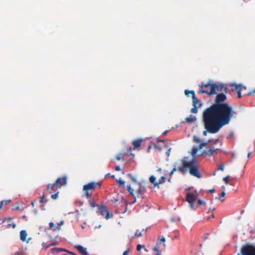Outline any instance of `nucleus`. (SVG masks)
<instances>
[{
  "mask_svg": "<svg viewBox=\"0 0 255 255\" xmlns=\"http://www.w3.org/2000/svg\"><path fill=\"white\" fill-rule=\"evenodd\" d=\"M227 99L226 95L219 94L216 103L204 110L203 121L205 128L210 133L217 132L223 127L228 125L238 116L237 111L228 103H222Z\"/></svg>",
  "mask_w": 255,
  "mask_h": 255,
  "instance_id": "obj_1",
  "label": "nucleus"
},
{
  "mask_svg": "<svg viewBox=\"0 0 255 255\" xmlns=\"http://www.w3.org/2000/svg\"><path fill=\"white\" fill-rule=\"evenodd\" d=\"M187 157H184L182 159V165L179 166L178 170L180 172L184 173L189 170L190 174L198 178H201L202 176L199 172V166L196 164L193 160L187 161Z\"/></svg>",
  "mask_w": 255,
  "mask_h": 255,
  "instance_id": "obj_2",
  "label": "nucleus"
},
{
  "mask_svg": "<svg viewBox=\"0 0 255 255\" xmlns=\"http://www.w3.org/2000/svg\"><path fill=\"white\" fill-rule=\"evenodd\" d=\"M101 183L91 182L84 185L83 191L87 199H90L92 196V194L90 193V191L95 190L96 188H100Z\"/></svg>",
  "mask_w": 255,
  "mask_h": 255,
  "instance_id": "obj_3",
  "label": "nucleus"
},
{
  "mask_svg": "<svg viewBox=\"0 0 255 255\" xmlns=\"http://www.w3.org/2000/svg\"><path fill=\"white\" fill-rule=\"evenodd\" d=\"M224 88V85L222 84H217L212 82L211 89L210 90V92H208L207 91L205 90H203L202 92H206V94H207L209 95H212L216 94L218 92H221L223 91Z\"/></svg>",
  "mask_w": 255,
  "mask_h": 255,
  "instance_id": "obj_4",
  "label": "nucleus"
},
{
  "mask_svg": "<svg viewBox=\"0 0 255 255\" xmlns=\"http://www.w3.org/2000/svg\"><path fill=\"white\" fill-rule=\"evenodd\" d=\"M241 254L242 255H255V246L247 244L242 247Z\"/></svg>",
  "mask_w": 255,
  "mask_h": 255,
  "instance_id": "obj_5",
  "label": "nucleus"
},
{
  "mask_svg": "<svg viewBox=\"0 0 255 255\" xmlns=\"http://www.w3.org/2000/svg\"><path fill=\"white\" fill-rule=\"evenodd\" d=\"M186 200L189 203L191 208L195 209L194 203L196 200V197L193 194L190 193H187Z\"/></svg>",
  "mask_w": 255,
  "mask_h": 255,
  "instance_id": "obj_6",
  "label": "nucleus"
},
{
  "mask_svg": "<svg viewBox=\"0 0 255 255\" xmlns=\"http://www.w3.org/2000/svg\"><path fill=\"white\" fill-rule=\"evenodd\" d=\"M98 212L102 216H105V218L108 219L113 216V215H110L109 212L107 210L105 206H99Z\"/></svg>",
  "mask_w": 255,
  "mask_h": 255,
  "instance_id": "obj_7",
  "label": "nucleus"
},
{
  "mask_svg": "<svg viewBox=\"0 0 255 255\" xmlns=\"http://www.w3.org/2000/svg\"><path fill=\"white\" fill-rule=\"evenodd\" d=\"M231 86L233 88L232 90H236L238 98H241L242 97L241 91L244 90H246V87L242 85H238L237 84H233Z\"/></svg>",
  "mask_w": 255,
  "mask_h": 255,
  "instance_id": "obj_8",
  "label": "nucleus"
},
{
  "mask_svg": "<svg viewBox=\"0 0 255 255\" xmlns=\"http://www.w3.org/2000/svg\"><path fill=\"white\" fill-rule=\"evenodd\" d=\"M67 177L66 176H64L61 177H59L55 181V183L57 186L61 188L63 186L67 184Z\"/></svg>",
  "mask_w": 255,
  "mask_h": 255,
  "instance_id": "obj_9",
  "label": "nucleus"
},
{
  "mask_svg": "<svg viewBox=\"0 0 255 255\" xmlns=\"http://www.w3.org/2000/svg\"><path fill=\"white\" fill-rule=\"evenodd\" d=\"M212 85V82L205 83H202L200 87V93H205L206 92H202L203 90L207 91L208 92L211 89V85Z\"/></svg>",
  "mask_w": 255,
  "mask_h": 255,
  "instance_id": "obj_10",
  "label": "nucleus"
},
{
  "mask_svg": "<svg viewBox=\"0 0 255 255\" xmlns=\"http://www.w3.org/2000/svg\"><path fill=\"white\" fill-rule=\"evenodd\" d=\"M187 93H191L193 100V105L194 107H200L202 106L201 101L199 100L196 96L194 92H187Z\"/></svg>",
  "mask_w": 255,
  "mask_h": 255,
  "instance_id": "obj_11",
  "label": "nucleus"
},
{
  "mask_svg": "<svg viewBox=\"0 0 255 255\" xmlns=\"http://www.w3.org/2000/svg\"><path fill=\"white\" fill-rule=\"evenodd\" d=\"M47 187L50 194L59 192L58 189H60L55 183L53 184H48Z\"/></svg>",
  "mask_w": 255,
  "mask_h": 255,
  "instance_id": "obj_12",
  "label": "nucleus"
},
{
  "mask_svg": "<svg viewBox=\"0 0 255 255\" xmlns=\"http://www.w3.org/2000/svg\"><path fill=\"white\" fill-rule=\"evenodd\" d=\"M145 190V187L142 186L140 183H138V188L134 192L135 196L137 198L143 194V192Z\"/></svg>",
  "mask_w": 255,
  "mask_h": 255,
  "instance_id": "obj_13",
  "label": "nucleus"
},
{
  "mask_svg": "<svg viewBox=\"0 0 255 255\" xmlns=\"http://www.w3.org/2000/svg\"><path fill=\"white\" fill-rule=\"evenodd\" d=\"M143 141V139L142 138H137L133 140L132 142V144L133 146V149L135 150L136 149H139Z\"/></svg>",
  "mask_w": 255,
  "mask_h": 255,
  "instance_id": "obj_14",
  "label": "nucleus"
},
{
  "mask_svg": "<svg viewBox=\"0 0 255 255\" xmlns=\"http://www.w3.org/2000/svg\"><path fill=\"white\" fill-rule=\"evenodd\" d=\"M218 150V148H215L214 147H212L209 149L205 150L203 152V154H206L210 156L214 155V153H217Z\"/></svg>",
  "mask_w": 255,
  "mask_h": 255,
  "instance_id": "obj_15",
  "label": "nucleus"
},
{
  "mask_svg": "<svg viewBox=\"0 0 255 255\" xmlns=\"http://www.w3.org/2000/svg\"><path fill=\"white\" fill-rule=\"evenodd\" d=\"M75 248L82 255H88V254L87 251V249L84 248L83 246L81 245H77L75 246Z\"/></svg>",
  "mask_w": 255,
  "mask_h": 255,
  "instance_id": "obj_16",
  "label": "nucleus"
},
{
  "mask_svg": "<svg viewBox=\"0 0 255 255\" xmlns=\"http://www.w3.org/2000/svg\"><path fill=\"white\" fill-rule=\"evenodd\" d=\"M127 190L129 192L130 194L134 198V200L130 203V204H133L136 202V198L137 197L135 196L134 193V189L132 188L130 185H128L127 186Z\"/></svg>",
  "mask_w": 255,
  "mask_h": 255,
  "instance_id": "obj_17",
  "label": "nucleus"
},
{
  "mask_svg": "<svg viewBox=\"0 0 255 255\" xmlns=\"http://www.w3.org/2000/svg\"><path fill=\"white\" fill-rule=\"evenodd\" d=\"M196 121V118L192 115H190L189 117H187L185 119V121H183L182 123H193L195 122Z\"/></svg>",
  "mask_w": 255,
  "mask_h": 255,
  "instance_id": "obj_18",
  "label": "nucleus"
},
{
  "mask_svg": "<svg viewBox=\"0 0 255 255\" xmlns=\"http://www.w3.org/2000/svg\"><path fill=\"white\" fill-rule=\"evenodd\" d=\"M61 252H68V250L63 249V248H52L51 249V253H52L53 254H58Z\"/></svg>",
  "mask_w": 255,
  "mask_h": 255,
  "instance_id": "obj_19",
  "label": "nucleus"
},
{
  "mask_svg": "<svg viewBox=\"0 0 255 255\" xmlns=\"http://www.w3.org/2000/svg\"><path fill=\"white\" fill-rule=\"evenodd\" d=\"M27 236V233L25 230H22L20 232V240L22 242H24L26 240V237Z\"/></svg>",
  "mask_w": 255,
  "mask_h": 255,
  "instance_id": "obj_20",
  "label": "nucleus"
},
{
  "mask_svg": "<svg viewBox=\"0 0 255 255\" xmlns=\"http://www.w3.org/2000/svg\"><path fill=\"white\" fill-rule=\"evenodd\" d=\"M149 181L153 184L154 187H158L159 186V183L156 181V178L153 175L150 177Z\"/></svg>",
  "mask_w": 255,
  "mask_h": 255,
  "instance_id": "obj_21",
  "label": "nucleus"
},
{
  "mask_svg": "<svg viewBox=\"0 0 255 255\" xmlns=\"http://www.w3.org/2000/svg\"><path fill=\"white\" fill-rule=\"evenodd\" d=\"M198 150V149L197 147H194L192 148L191 154L192 156L193 157V159L194 161V159L195 157V155Z\"/></svg>",
  "mask_w": 255,
  "mask_h": 255,
  "instance_id": "obj_22",
  "label": "nucleus"
},
{
  "mask_svg": "<svg viewBox=\"0 0 255 255\" xmlns=\"http://www.w3.org/2000/svg\"><path fill=\"white\" fill-rule=\"evenodd\" d=\"M153 250L156 252L155 255H161V251L159 250L158 245H156L153 248Z\"/></svg>",
  "mask_w": 255,
  "mask_h": 255,
  "instance_id": "obj_23",
  "label": "nucleus"
},
{
  "mask_svg": "<svg viewBox=\"0 0 255 255\" xmlns=\"http://www.w3.org/2000/svg\"><path fill=\"white\" fill-rule=\"evenodd\" d=\"M64 221H61L59 223L57 224L56 227L53 229V231L59 230L60 229L61 226L63 225Z\"/></svg>",
  "mask_w": 255,
  "mask_h": 255,
  "instance_id": "obj_24",
  "label": "nucleus"
},
{
  "mask_svg": "<svg viewBox=\"0 0 255 255\" xmlns=\"http://www.w3.org/2000/svg\"><path fill=\"white\" fill-rule=\"evenodd\" d=\"M89 203H90V206H91L92 208H94V207H96V206H97V207H99V206L98 205L96 204L95 203V202H94L93 200H92L90 199V200H89Z\"/></svg>",
  "mask_w": 255,
  "mask_h": 255,
  "instance_id": "obj_25",
  "label": "nucleus"
},
{
  "mask_svg": "<svg viewBox=\"0 0 255 255\" xmlns=\"http://www.w3.org/2000/svg\"><path fill=\"white\" fill-rule=\"evenodd\" d=\"M59 192H56V193H52V195H51V198L53 200H56L58 198V194H59Z\"/></svg>",
  "mask_w": 255,
  "mask_h": 255,
  "instance_id": "obj_26",
  "label": "nucleus"
},
{
  "mask_svg": "<svg viewBox=\"0 0 255 255\" xmlns=\"http://www.w3.org/2000/svg\"><path fill=\"white\" fill-rule=\"evenodd\" d=\"M226 193L224 191H223L220 194V196L218 198L219 200H220L222 202H224L225 199H221L220 197H224Z\"/></svg>",
  "mask_w": 255,
  "mask_h": 255,
  "instance_id": "obj_27",
  "label": "nucleus"
},
{
  "mask_svg": "<svg viewBox=\"0 0 255 255\" xmlns=\"http://www.w3.org/2000/svg\"><path fill=\"white\" fill-rule=\"evenodd\" d=\"M40 203H46L47 202V200L45 199V195H43L42 197H40V199L39 201Z\"/></svg>",
  "mask_w": 255,
  "mask_h": 255,
  "instance_id": "obj_28",
  "label": "nucleus"
},
{
  "mask_svg": "<svg viewBox=\"0 0 255 255\" xmlns=\"http://www.w3.org/2000/svg\"><path fill=\"white\" fill-rule=\"evenodd\" d=\"M193 141L196 143H199L201 141V139L198 136L194 135L193 137Z\"/></svg>",
  "mask_w": 255,
  "mask_h": 255,
  "instance_id": "obj_29",
  "label": "nucleus"
},
{
  "mask_svg": "<svg viewBox=\"0 0 255 255\" xmlns=\"http://www.w3.org/2000/svg\"><path fill=\"white\" fill-rule=\"evenodd\" d=\"M165 177L164 176L161 177V178L159 180V181L158 182V183H159V185L160 184L163 183L165 182Z\"/></svg>",
  "mask_w": 255,
  "mask_h": 255,
  "instance_id": "obj_30",
  "label": "nucleus"
},
{
  "mask_svg": "<svg viewBox=\"0 0 255 255\" xmlns=\"http://www.w3.org/2000/svg\"><path fill=\"white\" fill-rule=\"evenodd\" d=\"M198 107H194L193 108L191 109V112L192 113H194V114H196L198 112V110H197V108Z\"/></svg>",
  "mask_w": 255,
  "mask_h": 255,
  "instance_id": "obj_31",
  "label": "nucleus"
},
{
  "mask_svg": "<svg viewBox=\"0 0 255 255\" xmlns=\"http://www.w3.org/2000/svg\"><path fill=\"white\" fill-rule=\"evenodd\" d=\"M223 180L225 182V183L226 184H231V183H230V179H229V176H226L225 177H224L223 178Z\"/></svg>",
  "mask_w": 255,
  "mask_h": 255,
  "instance_id": "obj_32",
  "label": "nucleus"
},
{
  "mask_svg": "<svg viewBox=\"0 0 255 255\" xmlns=\"http://www.w3.org/2000/svg\"><path fill=\"white\" fill-rule=\"evenodd\" d=\"M118 182L119 184H120L122 186L124 187L125 186V181L121 179L118 180Z\"/></svg>",
  "mask_w": 255,
  "mask_h": 255,
  "instance_id": "obj_33",
  "label": "nucleus"
},
{
  "mask_svg": "<svg viewBox=\"0 0 255 255\" xmlns=\"http://www.w3.org/2000/svg\"><path fill=\"white\" fill-rule=\"evenodd\" d=\"M198 204L199 205H203L204 206L205 205V202L202 201L201 199H198Z\"/></svg>",
  "mask_w": 255,
  "mask_h": 255,
  "instance_id": "obj_34",
  "label": "nucleus"
},
{
  "mask_svg": "<svg viewBox=\"0 0 255 255\" xmlns=\"http://www.w3.org/2000/svg\"><path fill=\"white\" fill-rule=\"evenodd\" d=\"M187 91L188 92H194V91H189V90H186L185 91V94L188 97H190L191 95V93H187Z\"/></svg>",
  "mask_w": 255,
  "mask_h": 255,
  "instance_id": "obj_35",
  "label": "nucleus"
},
{
  "mask_svg": "<svg viewBox=\"0 0 255 255\" xmlns=\"http://www.w3.org/2000/svg\"><path fill=\"white\" fill-rule=\"evenodd\" d=\"M130 252V249H128L123 253V255H128Z\"/></svg>",
  "mask_w": 255,
  "mask_h": 255,
  "instance_id": "obj_36",
  "label": "nucleus"
},
{
  "mask_svg": "<svg viewBox=\"0 0 255 255\" xmlns=\"http://www.w3.org/2000/svg\"><path fill=\"white\" fill-rule=\"evenodd\" d=\"M142 248H144V246L141 245H138L136 247V250L137 251H139Z\"/></svg>",
  "mask_w": 255,
  "mask_h": 255,
  "instance_id": "obj_37",
  "label": "nucleus"
},
{
  "mask_svg": "<svg viewBox=\"0 0 255 255\" xmlns=\"http://www.w3.org/2000/svg\"><path fill=\"white\" fill-rule=\"evenodd\" d=\"M49 228H50V229H52V230H53V229H54V223H53V222H50V223H49Z\"/></svg>",
  "mask_w": 255,
  "mask_h": 255,
  "instance_id": "obj_38",
  "label": "nucleus"
},
{
  "mask_svg": "<svg viewBox=\"0 0 255 255\" xmlns=\"http://www.w3.org/2000/svg\"><path fill=\"white\" fill-rule=\"evenodd\" d=\"M134 236L135 237H140L142 236V234H141V232H139V233H137V232H136L134 234Z\"/></svg>",
  "mask_w": 255,
  "mask_h": 255,
  "instance_id": "obj_39",
  "label": "nucleus"
},
{
  "mask_svg": "<svg viewBox=\"0 0 255 255\" xmlns=\"http://www.w3.org/2000/svg\"><path fill=\"white\" fill-rule=\"evenodd\" d=\"M224 166L223 164L220 165L218 168V169L219 170H222V171L224 170Z\"/></svg>",
  "mask_w": 255,
  "mask_h": 255,
  "instance_id": "obj_40",
  "label": "nucleus"
},
{
  "mask_svg": "<svg viewBox=\"0 0 255 255\" xmlns=\"http://www.w3.org/2000/svg\"><path fill=\"white\" fill-rule=\"evenodd\" d=\"M255 93V89L253 91H251V92H249L247 93L246 94L247 95H251L254 94Z\"/></svg>",
  "mask_w": 255,
  "mask_h": 255,
  "instance_id": "obj_41",
  "label": "nucleus"
},
{
  "mask_svg": "<svg viewBox=\"0 0 255 255\" xmlns=\"http://www.w3.org/2000/svg\"><path fill=\"white\" fill-rule=\"evenodd\" d=\"M122 154H119L117 156L116 158L117 160H120L122 158Z\"/></svg>",
  "mask_w": 255,
  "mask_h": 255,
  "instance_id": "obj_42",
  "label": "nucleus"
},
{
  "mask_svg": "<svg viewBox=\"0 0 255 255\" xmlns=\"http://www.w3.org/2000/svg\"><path fill=\"white\" fill-rule=\"evenodd\" d=\"M130 179H131V181H132L133 182H134V183L137 182L136 179L134 177L131 176Z\"/></svg>",
  "mask_w": 255,
  "mask_h": 255,
  "instance_id": "obj_43",
  "label": "nucleus"
},
{
  "mask_svg": "<svg viewBox=\"0 0 255 255\" xmlns=\"http://www.w3.org/2000/svg\"><path fill=\"white\" fill-rule=\"evenodd\" d=\"M56 244L55 243H51L49 245H47L46 247V249H47L48 247H50V246H55L56 245Z\"/></svg>",
  "mask_w": 255,
  "mask_h": 255,
  "instance_id": "obj_44",
  "label": "nucleus"
},
{
  "mask_svg": "<svg viewBox=\"0 0 255 255\" xmlns=\"http://www.w3.org/2000/svg\"><path fill=\"white\" fill-rule=\"evenodd\" d=\"M176 170V168L175 167H174L173 170L170 172V175H171L173 174V173L174 172V171H175Z\"/></svg>",
  "mask_w": 255,
  "mask_h": 255,
  "instance_id": "obj_45",
  "label": "nucleus"
},
{
  "mask_svg": "<svg viewBox=\"0 0 255 255\" xmlns=\"http://www.w3.org/2000/svg\"><path fill=\"white\" fill-rule=\"evenodd\" d=\"M115 170L116 171H120L121 170V168L119 166H117L115 167Z\"/></svg>",
  "mask_w": 255,
  "mask_h": 255,
  "instance_id": "obj_46",
  "label": "nucleus"
},
{
  "mask_svg": "<svg viewBox=\"0 0 255 255\" xmlns=\"http://www.w3.org/2000/svg\"><path fill=\"white\" fill-rule=\"evenodd\" d=\"M203 147V144H201V143L200 144V145H199L198 147H197L198 150H200V149H201Z\"/></svg>",
  "mask_w": 255,
  "mask_h": 255,
  "instance_id": "obj_47",
  "label": "nucleus"
},
{
  "mask_svg": "<svg viewBox=\"0 0 255 255\" xmlns=\"http://www.w3.org/2000/svg\"><path fill=\"white\" fill-rule=\"evenodd\" d=\"M160 242L162 243H164L165 242V239L164 237H162L160 239Z\"/></svg>",
  "mask_w": 255,
  "mask_h": 255,
  "instance_id": "obj_48",
  "label": "nucleus"
},
{
  "mask_svg": "<svg viewBox=\"0 0 255 255\" xmlns=\"http://www.w3.org/2000/svg\"><path fill=\"white\" fill-rule=\"evenodd\" d=\"M8 202H10V201H6V200H3V201H1L0 202H3V205L4 206V205H5Z\"/></svg>",
  "mask_w": 255,
  "mask_h": 255,
  "instance_id": "obj_49",
  "label": "nucleus"
},
{
  "mask_svg": "<svg viewBox=\"0 0 255 255\" xmlns=\"http://www.w3.org/2000/svg\"><path fill=\"white\" fill-rule=\"evenodd\" d=\"M226 93H227V91L228 90V88L224 85V88H223V90Z\"/></svg>",
  "mask_w": 255,
  "mask_h": 255,
  "instance_id": "obj_50",
  "label": "nucleus"
},
{
  "mask_svg": "<svg viewBox=\"0 0 255 255\" xmlns=\"http://www.w3.org/2000/svg\"><path fill=\"white\" fill-rule=\"evenodd\" d=\"M252 152L251 151L249 152V153L248 154V157L250 158L251 157V156L252 155Z\"/></svg>",
  "mask_w": 255,
  "mask_h": 255,
  "instance_id": "obj_51",
  "label": "nucleus"
},
{
  "mask_svg": "<svg viewBox=\"0 0 255 255\" xmlns=\"http://www.w3.org/2000/svg\"><path fill=\"white\" fill-rule=\"evenodd\" d=\"M67 253L72 255H77L76 254H75V253L72 252H70V251H68V252H67Z\"/></svg>",
  "mask_w": 255,
  "mask_h": 255,
  "instance_id": "obj_52",
  "label": "nucleus"
},
{
  "mask_svg": "<svg viewBox=\"0 0 255 255\" xmlns=\"http://www.w3.org/2000/svg\"><path fill=\"white\" fill-rule=\"evenodd\" d=\"M3 206V202H0V209H1L2 208V207Z\"/></svg>",
  "mask_w": 255,
  "mask_h": 255,
  "instance_id": "obj_53",
  "label": "nucleus"
},
{
  "mask_svg": "<svg viewBox=\"0 0 255 255\" xmlns=\"http://www.w3.org/2000/svg\"><path fill=\"white\" fill-rule=\"evenodd\" d=\"M206 129H207L206 128ZM207 131L209 132L207 130H204L203 131V135H206Z\"/></svg>",
  "mask_w": 255,
  "mask_h": 255,
  "instance_id": "obj_54",
  "label": "nucleus"
},
{
  "mask_svg": "<svg viewBox=\"0 0 255 255\" xmlns=\"http://www.w3.org/2000/svg\"><path fill=\"white\" fill-rule=\"evenodd\" d=\"M201 144L203 145V147L207 145V142H202V143H201Z\"/></svg>",
  "mask_w": 255,
  "mask_h": 255,
  "instance_id": "obj_55",
  "label": "nucleus"
},
{
  "mask_svg": "<svg viewBox=\"0 0 255 255\" xmlns=\"http://www.w3.org/2000/svg\"><path fill=\"white\" fill-rule=\"evenodd\" d=\"M168 132V130H166V131H165L164 132H163L162 133V135H166V133H167Z\"/></svg>",
  "mask_w": 255,
  "mask_h": 255,
  "instance_id": "obj_56",
  "label": "nucleus"
},
{
  "mask_svg": "<svg viewBox=\"0 0 255 255\" xmlns=\"http://www.w3.org/2000/svg\"><path fill=\"white\" fill-rule=\"evenodd\" d=\"M170 151V148L168 149L167 152H166V154H167L168 156L169 155Z\"/></svg>",
  "mask_w": 255,
  "mask_h": 255,
  "instance_id": "obj_57",
  "label": "nucleus"
},
{
  "mask_svg": "<svg viewBox=\"0 0 255 255\" xmlns=\"http://www.w3.org/2000/svg\"><path fill=\"white\" fill-rule=\"evenodd\" d=\"M215 210V207H214V208H210L209 209V210H212V211H214Z\"/></svg>",
  "mask_w": 255,
  "mask_h": 255,
  "instance_id": "obj_58",
  "label": "nucleus"
},
{
  "mask_svg": "<svg viewBox=\"0 0 255 255\" xmlns=\"http://www.w3.org/2000/svg\"><path fill=\"white\" fill-rule=\"evenodd\" d=\"M42 246L43 247H45V248H46V247L47 246L46 245V244H45V243H43L42 244Z\"/></svg>",
  "mask_w": 255,
  "mask_h": 255,
  "instance_id": "obj_59",
  "label": "nucleus"
},
{
  "mask_svg": "<svg viewBox=\"0 0 255 255\" xmlns=\"http://www.w3.org/2000/svg\"><path fill=\"white\" fill-rule=\"evenodd\" d=\"M215 190L214 189H213L210 190V192L211 193H213L215 192Z\"/></svg>",
  "mask_w": 255,
  "mask_h": 255,
  "instance_id": "obj_60",
  "label": "nucleus"
},
{
  "mask_svg": "<svg viewBox=\"0 0 255 255\" xmlns=\"http://www.w3.org/2000/svg\"><path fill=\"white\" fill-rule=\"evenodd\" d=\"M215 217L214 214L213 213L212 214V218H214Z\"/></svg>",
  "mask_w": 255,
  "mask_h": 255,
  "instance_id": "obj_61",
  "label": "nucleus"
},
{
  "mask_svg": "<svg viewBox=\"0 0 255 255\" xmlns=\"http://www.w3.org/2000/svg\"><path fill=\"white\" fill-rule=\"evenodd\" d=\"M151 146L150 145H149V146H148V149H151Z\"/></svg>",
  "mask_w": 255,
  "mask_h": 255,
  "instance_id": "obj_62",
  "label": "nucleus"
},
{
  "mask_svg": "<svg viewBox=\"0 0 255 255\" xmlns=\"http://www.w3.org/2000/svg\"><path fill=\"white\" fill-rule=\"evenodd\" d=\"M161 168H159V169L157 170V171H161Z\"/></svg>",
  "mask_w": 255,
  "mask_h": 255,
  "instance_id": "obj_63",
  "label": "nucleus"
},
{
  "mask_svg": "<svg viewBox=\"0 0 255 255\" xmlns=\"http://www.w3.org/2000/svg\"><path fill=\"white\" fill-rule=\"evenodd\" d=\"M131 150V147H130V148H129V151H130Z\"/></svg>",
  "mask_w": 255,
  "mask_h": 255,
  "instance_id": "obj_64",
  "label": "nucleus"
}]
</instances>
